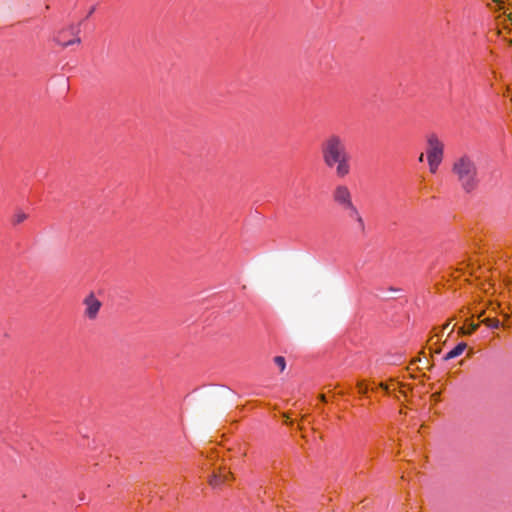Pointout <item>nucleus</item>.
Returning <instances> with one entry per match:
<instances>
[{"instance_id": "obj_5", "label": "nucleus", "mask_w": 512, "mask_h": 512, "mask_svg": "<svg viewBox=\"0 0 512 512\" xmlns=\"http://www.w3.org/2000/svg\"><path fill=\"white\" fill-rule=\"evenodd\" d=\"M427 145V159L443 160L444 145L435 134L428 136Z\"/></svg>"}, {"instance_id": "obj_10", "label": "nucleus", "mask_w": 512, "mask_h": 512, "mask_svg": "<svg viewBox=\"0 0 512 512\" xmlns=\"http://www.w3.org/2000/svg\"><path fill=\"white\" fill-rule=\"evenodd\" d=\"M429 171L435 174L438 171L440 164L442 163V159H427Z\"/></svg>"}, {"instance_id": "obj_15", "label": "nucleus", "mask_w": 512, "mask_h": 512, "mask_svg": "<svg viewBox=\"0 0 512 512\" xmlns=\"http://www.w3.org/2000/svg\"><path fill=\"white\" fill-rule=\"evenodd\" d=\"M355 223H356L355 230H356L357 232H359V222H355Z\"/></svg>"}, {"instance_id": "obj_14", "label": "nucleus", "mask_w": 512, "mask_h": 512, "mask_svg": "<svg viewBox=\"0 0 512 512\" xmlns=\"http://www.w3.org/2000/svg\"><path fill=\"white\" fill-rule=\"evenodd\" d=\"M418 160H419V162H423V160H424V154L423 153L420 154Z\"/></svg>"}, {"instance_id": "obj_9", "label": "nucleus", "mask_w": 512, "mask_h": 512, "mask_svg": "<svg viewBox=\"0 0 512 512\" xmlns=\"http://www.w3.org/2000/svg\"><path fill=\"white\" fill-rule=\"evenodd\" d=\"M466 349V343L460 342L453 349L447 352L444 356L445 360H450L460 356Z\"/></svg>"}, {"instance_id": "obj_7", "label": "nucleus", "mask_w": 512, "mask_h": 512, "mask_svg": "<svg viewBox=\"0 0 512 512\" xmlns=\"http://www.w3.org/2000/svg\"><path fill=\"white\" fill-rule=\"evenodd\" d=\"M343 211L346 212L347 216L350 219H352L354 222H359V233L364 234V232H365L364 219L361 216L356 205L353 203L349 207L345 208Z\"/></svg>"}, {"instance_id": "obj_4", "label": "nucleus", "mask_w": 512, "mask_h": 512, "mask_svg": "<svg viewBox=\"0 0 512 512\" xmlns=\"http://www.w3.org/2000/svg\"><path fill=\"white\" fill-rule=\"evenodd\" d=\"M332 198L341 210L353 204L352 193L348 186L344 184H339L334 188Z\"/></svg>"}, {"instance_id": "obj_13", "label": "nucleus", "mask_w": 512, "mask_h": 512, "mask_svg": "<svg viewBox=\"0 0 512 512\" xmlns=\"http://www.w3.org/2000/svg\"><path fill=\"white\" fill-rule=\"evenodd\" d=\"M358 389L360 393H367L368 387L363 382L358 383Z\"/></svg>"}, {"instance_id": "obj_6", "label": "nucleus", "mask_w": 512, "mask_h": 512, "mask_svg": "<svg viewBox=\"0 0 512 512\" xmlns=\"http://www.w3.org/2000/svg\"><path fill=\"white\" fill-rule=\"evenodd\" d=\"M83 303L85 305L84 315L90 320L95 319L102 306L101 302L91 293L84 299Z\"/></svg>"}, {"instance_id": "obj_8", "label": "nucleus", "mask_w": 512, "mask_h": 512, "mask_svg": "<svg viewBox=\"0 0 512 512\" xmlns=\"http://www.w3.org/2000/svg\"><path fill=\"white\" fill-rule=\"evenodd\" d=\"M229 475L230 472H227L226 470L219 471L218 473L214 472L209 480L210 485L213 487L219 486L228 480Z\"/></svg>"}, {"instance_id": "obj_3", "label": "nucleus", "mask_w": 512, "mask_h": 512, "mask_svg": "<svg viewBox=\"0 0 512 512\" xmlns=\"http://www.w3.org/2000/svg\"><path fill=\"white\" fill-rule=\"evenodd\" d=\"M80 28L79 25H71L67 29H63L58 32L55 37V41L61 46H69L73 44L80 43L79 38Z\"/></svg>"}, {"instance_id": "obj_11", "label": "nucleus", "mask_w": 512, "mask_h": 512, "mask_svg": "<svg viewBox=\"0 0 512 512\" xmlns=\"http://www.w3.org/2000/svg\"><path fill=\"white\" fill-rule=\"evenodd\" d=\"M26 218H27V215L24 212L17 211L14 214L12 221H13L14 225H17V224L22 223L24 220H26Z\"/></svg>"}, {"instance_id": "obj_1", "label": "nucleus", "mask_w": 512, "mask_h": 512, "mask_svg": "<svg viewBox=\"0 0 512 512\" xmlns=\"http://www.w3.org/2000/svg\"><path fill=\"white\" fill-rule=\"evenodd\" d=\"M321 153L324 164L335 169L337 177L344 178L351 172V155L340 135H328L322 142Z\"/></svg>"}, {"instance_id": "obj_12", "label": "nucleus", "mask_w": 512, "mask_h": 512, "mask_svg": "<svg viewBox=\"0 0 512 512\" xmlns=\"http://www.w3.org/2000/svg\"><path fill=\"white\" fill-rule=\"evenodd\" d=\"M274 363L279 367L280 371H283L286 367L285 358L282 356H276L274 358Z\"/></svg>"}, {"instance_id": "obj_2", "label": "nucleus", "mask_w": 512, "mask_h": 512, "mask_svg": "<svg viewBox=\"0 0 512 512\" xmlns=\"http://www.w3.org/2000/svg\"><path fill=\"white\" fill-rule=\"evenodd\" d=\"M452 173L466 193L473 192L479 185L478 168L471 155L463 154L456 158L452 164Z\"/></svg>"}]
</instances>
